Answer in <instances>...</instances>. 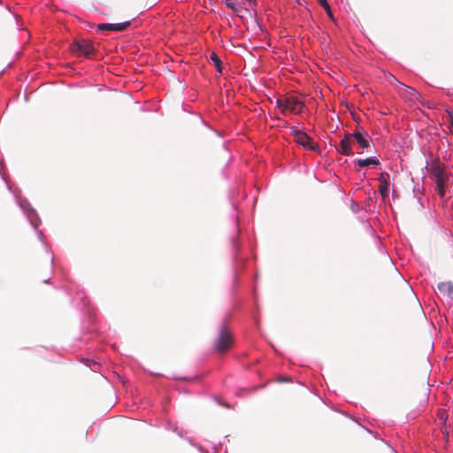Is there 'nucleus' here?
<instances>
[{
    "label": "nucleus",
    "mask_w": 453,
    "mask_h": 453,
    "mask_svg": "<svg viewBox=\"0 0 453 453\" xmlns=\"http://www.w3.org/2000/svg\"><path fill=\"white\" fill-rule=\"evenodd\" d=\"M234 345L232 331L225 325L220 326L218 335L214 340V349L219 354L227 352Z\"/></svg>",
    "instance_id": "nucleus-1"
},
{
    "label": "nucleus",
    "mask_w": 453,
    "mask_h": 453,
    "mask_svg": "<svg viewBox=\"0 0 453 453\" xmlns=\"http://www.w3.org/2000/svg\"><path fill=\"white\" fill-rule=\"evenodd\" d=\"M430 173L436 183V188L441 197L445 196V184L448 181V174L444 165L436 162L431 165Z\"/></svg>",
    "instance_id": "nucleus-2"
},
{
    "label": "nucleus",
    "mask_w": 453,
    "mask_h": 453,
    "mask_svg": "<svg viewBox=\"0 0 453 453\" xmlns=\"http://www.w3.org/2000/svg\"><path fill=\"white\" fill-rule=\"evenodd\" d=\"M277 105L282 112L289 111L291 113L298 114L302 111L304 104L294 96H287L277 99Z\"/></svg>",
    "instance_id": "nucleus-3"
},
{
    "label": "nucleus",
    "mask_w": 453,
    "mask_h": 453,
    "mask_svg": "<svg viewBox=\"0 0 453 453\" xmlns=\"http://www.w3.org/2000/svg\"><path fill=\"white\" fill-rule=\"evenodd\" d=\"M70 50L78 56L82 55L86 58H90L95 50V48L91 41L81 39L73 42L70 45Z\"/></svg>",
    "instance_id": "nucleus-4"
},
{
    "label": "nucleus",
    "mask_w": 453,
    "mask_h": 453,
    "mask_svg": "<svg viewBox=\"0 0 453 453\" xmlns=\"http://www.w3.org/2000/svg\"><path fill=\"white\" fill-rule=\"evenodd\" d=\"M291 134L295 138V142L303 147L304 149L316 151L319 148V145L312 141V139L304 132L296 129V127H291Z\"/></svg>",
    "instance_id": "nucleus-5"
},
{
    "label": "nucleus",
    "mask_w": 453,
    "mask_h": 453,
    "mask_svg": "<svg viewBox=\"0 0 453 453\" xmlns=\"http://www.w3.org/2000/svg\"><path fill=\"white\" fill-rule=\"evenodd\" d=\"M351 139H355L358 146L362 149H368L370 147V136L362 128L357 129L353 134H350Z\"/></svg>",
    "instance_id": "nucleus-6"
},
{
    "label": "nucleus",
    "mask_w": 453,
    "mask_h": 453,
    "mask_svg": "<svg viewBox=\"0 0 453 453\" xmlns=\"http://www.w3.org/2000/svg\"><path fill=\"white\" fill-rule=\"evenodd\" d=\"M130 26V21L121 23H101L97 25L99 31H124Z\"/></svg>",
    "instance_id": "nucleus-7"
},
{
    "label": "nucleus",
    "mask_w": 453,
    "mask_h": 453,
    "mask_svg": "<svg viewBox=\"0 0 453 453\" xmlns=\"http://www.w3.org/2000/svg\"><path fill=\"white\" fill-rule=\"evenodd\" d=\"M352 139L350 134H347L341 141L337 147V151L342 155L349 156L353 154L352 149Z\"/></svg>",
    "instance_id": "nucleus-8"
},
{
    "label": "nucleus",
    "mask_w": 453,
    "mask_h": 453,
    "mask_svg": "<svg viewBox=\"0 0 453 453\" xmlns=\"http://www.w3.org/2000/svg\"><path fill=\"white\" fill-rule=\"evenodd\" d=\"M437 288L443 296L453 300V281L440 282Z\"/></svg>",
    "instance_id": "nucleus-9"
},
{
    "label": "nucleus",
    "mask_w": 453,
    "mask_h": 453,
    "mask_svg": "<svg viewBox=\"0 0 453 453\" xmlns=\"http://www.w3.org/2000/svg\"><path fill=\"white\" fill-rule=\"evenodd\" d=\"M389 174L388 173H381L379 180H380V187L379 191L383 197L388 196V188H389Z\"/></svg>",
    "instance_id": "nucleus-10"
},
{
    "label": "nucleus",
    "mask_w": 453,
    "mask_h": 453,
    "mask_svg": "<svg viewBox=\"0 0 453 453\" xmlns=\"http://www.w3.org/2000/svg\"><path fill=\"white\" fill-rule=\"evenodd\" d=\"M356 163L358 166L365 167V166H368L370 165H378L379 160L376 159L375 157H369L366 159H359Z\"/></svg>",
    "instance_id": "nucleus-11"
},
{
    "label": "nucleus",
    "mask_w": 453,
    "mask_h": 453,
    "mask_svg": "<svg viewBox=\"0 0 453 453\" xmlns=\"http://www.w3.org/2000/svg\"><path fill=\"white\" fill-rule=\"evenodd\" d=\"M209 59L213 62L217 71L219 73H221L222 72V63H221L219 58L218 57V55L215 52H211Z\"/></svg>",
    "instance_id": "nucleus-12"
},
{
    "label": "nucleus",
    "mask_w": 453,
    "mask_h": 453,
    "mask_svg": "<svg viewBox=\"0 0 453 453\" xmlns=\"http://www.w3.org/2000/svg\"><path fill=\"white\" fill-rule=\"evenodd\" d=\"M318 2L319 3V4L325 9L327 16L332 19L334 20V15H333V12H332V10H331V7L330 5L328 4L327 1L326 0H318Z\"/></svg>",
    "instance_id": "nucleus-13"
},
{
    "label": "nucleus",
    "mask_w": 453,
    "mask_h": 453,
    "mask_svg": "<svg viewBox=\"0 0 453 453\" xmlns=\"http://www.w3.org/2000/svg\"><path fill=\"white\" fill-rule=\"evenodd\" d=\"M399 85L401 86V88L403 89V91L401 93L405 96H412L414 94L417 93V91L411 87H406L400 82H399Z\"/></svg>",
    "instance_id": "nucleus-14"
},
{
    "label": "nucleus",
    "mask_w": 453,
    "mask_h": 453,
    "mask_svg": "<svg viewBox=\"0 0 453 453\" xmlns=\"http://www.w3.org/2000/svg\"><path fill=\"white\" fill-rule=\"evenodd\" d=\"M226 5L227 8L233 10L234 12H237L240 7L237 4H235L233 0H226Z\"/></svg>",
    "instance_id": "nucleus-15"
},
{
    "label": "nucleus",
    "mask_w": 453,
    "mask_h": 453,
    "mask_svg": "<svg viewBox=\"0 0 453 453\" xmlns=\"http://www.w3.org/2000/svg\"><path fill=\"white\" fill-rule=\"evenodd\" d=\"M448 115H449V122H450L449 131L453 134V112L448 111Z\"/></svg>",
    "instance_id": "nucleus-16"
},
{
    "label": "nucleus",
    "mask_w": 453,
    "mask_h": 453,
    "mask_svg": "<svg viewBox=\"0 0 453 453\" xmlns=\"http://www.w3.org/2000/svg\"><path fill=\"white\" fill-rule=\"evenodd\" d=\"M248 2H250V4H255V0H247Z\"/></svg>",
    "instance_id": "nucleus-17"
},
{
    "label": "nucleus",
    "mask_w": 453,
    "mask_h": 453,
    "mask_svg": "<svg viewBox=\"0 0 453 453\" xmlns=\"http://www.w3.org/2000/svg\"><path fill=\"white\" fill-rule=\"evenodd\" d=\"M282 380L283 381H288L289 380L288 379H283Z\"/></svg>",
    "instance_id": "nucleus-18"
},
{
    "label": "nucleus",
    "mask_w": 453,
    "mask_h": 453,
    "mask_svg": "<svg viewBox=\"0 0 453 453\" xmlns=\"http://www.w3.org/2000/svg\"><path fill=\"white\" fill-rule=\"evenodd\" d=\"M452 207H453V201H452Z\"/></svg>",
    "instance_id": "nucleus-19"
}]
</instances>
